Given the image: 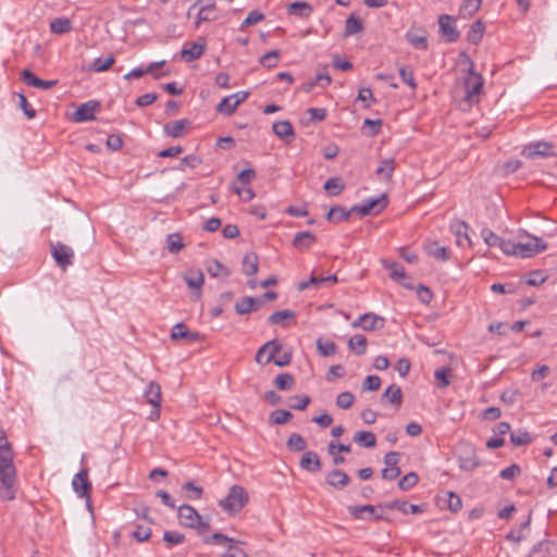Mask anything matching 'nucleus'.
<instances>
[{
  "label": "nucleus",
  "mask_w": 557,
  "mask_h": 557,
  "mask_svg": "<svg viewBox=\"0 0 557 557\" xmlns=\"http://www.w3.org/2000/svg\"><path fill=\"white\" fill-rule=\"evenodd\" d=\"M293 414L290 411L285 409H277L270 413L269 421L272 424H284L292 419Z\"/></svg>",
  "instance_id": "13d9d810"
},
{
  "label": "nucleus",
  "mask_w": 557,
  "mask_h": 557,
  "mask_svg": "<svg viewBox=\"0 0 557 557\" xmlns=\"http://www.w3.org/2000/svg\"><path fill=\"white\" fill-rule=\"evenodd\" d=\"M348 348L356 355L362 356L367 351V338L363 335L357 334L349 338Z\"/></svg>",
  "instance_id": "4c0bfd02"
},
{
  "label": "nucleus",
  "mask_w": 557,
  "mask_h": 557,
  "mask_svg": "<svg viewBox=\"0 0 557 557\" xmlns=\"http://www.w3.org/2000/svg\"><path fill=\"white\" fill-rule=\"evenodd\" d=\"M387 269L391 270V277L400 282V280H409V276L406 274L405 269L396 262H392L389 264H385Z\"/></svg>",
  "instance_id": "69168bd1"
},
{
  "label": "nucleus",
  "mask_w": 557,
  "mask_h": 557,
  "mask_svg": "<svg viewBox=\"0 0 557 557\" xmlns=\"http://www.w3.org/2000/svg\"><path fill=\"white\" fill-rule=\"evenodd\" d=\"M208 273L213 277H227L231 272L223 263L219 260H210L206 267Z\"/></svg>",
  "instance_id": "c9c22d12"
},
{
  "label": "nucleus",
  "mask_w": 557,
  "mask_h": 557,
  "mask_svg": "<svg viewBox=\"0 0 557 557\" xmlns=\"http://www.w3.org/2000/svg\"><path fill=\"white\" fill-rule=\"evenodd\" d=\"M299 467L310 473H317L321 470L322 463L319 455L315 451H306L300 461Z\"/></svg>",
  "instance_id": "a211bd4d"
},
{
  "label": "nucleus",
  "mask_w": 557,
  "mask_h": 557,
  "mask_svg": "<svg viewBox=\"0 0 557 557\" xmlns=\"http://www.w3.org/2000/svg\"><path fill=\"white\" fill-rule=\"evenodd\" d=\"M553 545L548 540L541 541L532 547L528 557H548Z\"/></svg>",
  "instance_id": "de8ad7c7"
},
{
  "label": "nucleus",
  "mask_w": 557,
  "mask_h": 557,
  "mask_svg": "<svg viewBox=\"0 0 557 557\" xmlns=\"http://www.w3.org/2000/svg\"><path fill=\"white\" fill-rule=\"evenodd\" d=\"M458 461L460 469L463 471H473L481 465L474 450H471L468 455H460Z\"/></svg>",
  "instance_id": "473e14b6"
},
{
  "label": "nucleus",
  "mask_w": 557,
  "mask_h": 557,
  "mask_svg": "<svg viewBox=\"0 0 557 557\" xmlns=\"http://www.w3.org/2000/svg\"><path fill=\"white\" fill-rule=\"evenodd\" d=\"M385 508L386 509H397L403 513L410 512L412 515H419V513L423 512L422 508L419 505H413V504L409 505L407 502L398 500V499L386 503Z\"/></svg>",
  "instance_id": "a878e982"
},
{
  "label": "nucleus",
  "mask_w": 557,
  "mask_h": 557,
  "mask_svg": "<svg viewBox=\"0 0 557 557\" xmlns=\"http://www.w3.org/2000/svg\"><path fill=\"white\" fill-rule=\"evenodd\" d=\"M337 276L335 274L329 276H311L308 281H304L299 283L298 289L304 290L309 287H319L322 283L335 284L337 282Z\"/></svg>",
  "instance_id": "c85d7f7f"
},
{
  "label": "nucleus",
  "mask_w": 557,
  "mask_h": 557,
  "mask_svg": "<svg viewBox=\"0 0 557 557\" xmlns=\"http://www.w3.org/2000/svg\"><path fill=\"white\" fill-rule=\"evenodd\" d=\"M510 442L513 446H524L532 442V436L527 430L519 429L510 433Z\"/></svg>",
  "instance_id": "09e8293b"
},
{
  "label": "nucleus",
  "mask_w": 557,
  "mask_h": 557,
  "mask_svg": "<svg viewBox=\"0 0 557 557\" xmlns=\"http://www.w3.org/2000/svg\"><path fill=\"white\" fill-rule=\"evenodd\" d=\"M282 350V344L278 339H272L263 344L257 351L255 360L258 364L265 366L274 362L276 354Z\"/></svg>",
  "instance_id": "6e6552de"
},
{
  "label": "nucleus",
  "mask_w": 557,
  "mask_h": 557,
  "mask_svg": "<svg viewBox=\"0 0 557 557\" xmlns=\"http://www.w3.org/2000/svg\"><path fill=\"white\" fill-rule=\"evenodd\" d=\"M387 197L385 194L377 198H370L363 200L361 205L352 206V211H356L360 216H366L370 213H380L387 206Z\"/></svg>",
  "instance_id": "0eeeda50"
},
{
  "label": "nucleus",
  "mask_w": 557,
  "mask_h": 557,
  "mask_svg": "<svg viewBox=\"0 0 557 557\" xmlns=\"http://www.w3.org/2000/svg\"><path fill=\"white\" fill-rule=\"evenodd\" d=\"M100 108V102L89 100L82 103L73 114V120L77 123L89 122L95 120V113Z\"/></svg>",
  "instance_id": "9b49d317"
},
{
  "label": "nucleus",
  "mask_w": 557,
  "mask_h": 557,
  "mask_svg": "<svg viewBox=\"0 0 557 557\" xmlns=\"http://www.w3.org/2000/svg\"><path fill=\"white\" fill-rule=\"evenodd\" d=\"M184 247L182 236L178 233L169 234L166 237V249L171 253L180 252Z\"/></svg>",
  "instance_id": "864d4df0"
},
{
  "label": "nucleus",
  "mask_w": 557,
  "mask_h": 557,
  "mask_svg": "<svg viewBox=\"0 0 557 557\" xmlns=\"http://www.w3.org/2000/svg\"><path fill=\"white\" fill-rule=\"evenodd\" d=\"M296 318V312L289 309L275 311L269 317V323L276 325L283 323L285 320H293Z\"/></svg>",
  "instance_id": "5fc2aeb1"
},
{
  "label": "nucleus",
  "mask_w": 557,
  "mask_h": 557,
  "mask_svg": "<svg viewBox=\"0 0 557 557\" xmlns=\"http://www.w3.org/2000/svg\"><path fill=\"white\" fill-rule=\"evenodd\" d=\"M189 125L190 122L187 119L173 121L164 125V133L172 138H178L183 136V134L185 133L186 128L189 127Z\"/></svg>",
  "instance_id": "5701e85b"
},
{
  "label": "nucleus",
  "mask_w": 557,
  "mask_h": 557,
  "mask_svg": "<svg viewBox=\"0 0 557 557\" xmlns=\"http://www.w3.org/2000/svg\"><path fill=\"white\" fill-rule=\"evenodd\" d=\"M274 384L280 391H288L294 386L295 379L289 373H281L275 377Z\"/></svg>",
  "instance_id": "6e6d98bb"
},
{
  "label": "nucleus",
  "mask_w": 557,
  "mask_h": 557,
  "mask_svg": "<svg viewBox=\"0 0 557 557\" xmlns=\"http://www.w3.org/2000/svg\"><path fill=\"white\" fill-rule=\"evenodd\" d=\"M163 541L166 543L168 547L180 545L185 541V536L182 533L175 531H165L163 534Z\"/></svg>",
  "instance_id": "338daca9"
},
{
  "label": "nucleus",
  "mask_w": 557,
  "mask_h": 557,
  "mask_svg": "<svg viewBox=\"0 0 557 557\" xmlns=\"http://www.w3.org/2000/svg\"><path fill=\"white\" fill-rule=\"evenodd\" d=\"M325 481L330 486L337 490H343L349 484L350 479L348 474L343 470L334 469L326 474Z\"/></svg>",
  "instance_id": "aec40b11"
},
{
  "label": "nucleus",
  "mask_w": 557,
  "mask_h": 557,
  "mask_svg": "<svg viewBox=\"0 0 557 557\" xmlns=\"http://www.w3.org/2000/svg\"><path fill=\"white\" fill-rule=\"evenodd\" d=\"M485 24L481 20H476L467 34V40L472 45H478L484 35Z\"/></svg>",
  "instance_id": "c756f323"
},
{
  "label": "nucleus",
  "mask_w": 557,
  "mask_h": 557,
  "mask_svg": "<svg viewBox=\"0 0 557 557\" xmlns=\"http://www.w3.org/2000/svg\"><path fill=\"white\" fill-rule=\"evenodd\" d=\"M205 543L206 544L228 543L230 545H228L227 552L224 554V557H247V554L243 548L235 546L240 543L239 541L228 537L227 535L222 534L220 532L212 534L211 537H205Z\"/></svg>",
  "instance_id": "423d86ee"
},
{
  "label": "nucleus",
  "mask_w": 557,
  "mask_h": 557,
  "mask_svg": "<svg viewBox=\"0 0 557 557\" xmlns=\"http://www.w3.org/2000/svg\"><path fill=\"white\" fill-rule=\"evenodd\" d=\"M249 502V495L240 485H232L227 495L219 500V506L230 516L237 515Z\"/></svg>",
  "instance_id": "f03ea898"
},
{
  "label": "nucleus",
  "mask_w": 557,
  "mask_h": 557,
  "mask_svg": "<svg viewBox=\"0 0 557 557\" xmlns=\"http://www.w3.org/2000/svg\"><path fill=\"white\" fill-rule=\"evenodd\" d=\"M363 30L362 21L355 14L351 13L345 23L344 36L349 37Z\"/></svg>",
  "instance_id": "72a5a7b5"
},
{
  "label": "nucleus",
  "mask_w": 557,
  "mask_h": 557,
  "mask_svg": "<svg viewBox=\"0 0 557 557\" xmlns=\"http://www.w3.org/2000/svg\"><path fill=\"white\" fill-rule=\"evenodd\" d=\"M51 255L57 263L58 267H60L62 270H66L70 265L73 264L74 259V250L61 243H51Z\"/></svg>",
  "instance_id": "39448f33"
},
{
  "label": "nucleus",
  "mask_w": 557,
  "mask_h": 557,
  "mask_svg": "<svg viewBox=\"0 0 557 557\" xmlns=\"http://www.w3.org/2000/svg\"><path fill=\"white\" fill-rule=\"evenodd\" d=\"M21 79L25 85L38 89H50L58 84V81H45L39 78L30 70H23Z\"/></svg>",
  "instance_id": "dca6fc26"
},
{
  "label": "nucleus",
  "mask_w": 557,
  "mask_h": 557,
  "mask_svg": "<svg viewBox=\"0 0 557 557\" xmlns=\"http://www.w3.org/2000/svg\"><path fill=\"white\" fill-rule=\"evenodd\" d=\"M449 372H450L449 368H441L434 372L435 384L437 387L445 388L449 385V383H450L449 379H448Z\"/></svg>",
  "instance_id": "0e129e2a"
},
{
  "label": "nucleus",
  "mask_w": 557,
  "mask_h": 557,
  "mask_svg": "<svg viewBox=\"0 0 557 557\" xmlns=\"http://www.w3.org/2000/svg\"><path fill=\"white\" fill-rule=\"evenodd\" d=\"M418 481H419L418 474L416 472L411 471V472L407 473L406 475H404L398 481V487H399V490L406 492V491L411 490L413 486H416Z\"/></svg>",
  "instance_id": "bf43d9fd"
},
{
  "label": "nucleus",
  "mask_w": 557,
  "mask_h": 557,
  "mask_svg": "<svg viewBox=\"0 0 557 557\" xmlns=\"http://www.w3.org/2000/svg\"><path fill=\"white\" fill-rule=\"evenodd\" d=\"M243 272L248 275H255L259 269V259L255 252L246 253L243 258Z\"/></svg>",
  "instance_id": "7c9ffc66"
},
{
  "label": "nucleus",
  "mask_w": 557,
  "mask_h": 557,
  "mask_svg": "<svg viewBox=\"0 0 557 557\" xmlns=\"http://www.w3.org/2000/svg\"><path fill=\"white\" fill-rule=\"evenodd\" d=\"M72 29V22L67 17H57L50 23V30L53 34H65Z\"/></svg>",
  "instance_id": "37998d69"
},
{
  "label": "nucleus",
  "mask_w": 557,
  "mask_h": 557,
  "mask_svg": "<svg viewBox=\"0 0 557 557\" xmlns=\"http://www.w3.org/2000/svg\"><path fill=\"white\" fill-rule=\"evenodd\" d=\"M406 39L414 49L426 50L429 48L428 37L424 32L422 34L407 32Z\"/></svg>",
  "instance_id": "e433bc0d"
},
{
  "label": "nucleus",
  "mask_w": 557,
  "mask_h": 557,
  "mask_svg": "<svg viewBox=\"0 0 557 557\" xmlns=\"http://www.w3.org/2000/svg\"><path fill=\"white\" fill-rule=\"evenodd\" d=\"M483 89V77L473 71V63L470 62L468 76L465 81V100L476 103Z\"/></svg>",
  "instance_id": "20e7f679"
},
{
  "label": "nucleus",
  "mask_w": 557,
  "mask_h": 557,
  "mask_svg": "<svg viewBox=\"0 0 557 557\" xmlns=\"http://www.w3.org/2000/svg\"><path fill=\"white\" fill-rule=\"evenodd\" d=\"M280 55H281L280 50H277V49L271 50L260 58L259 63L262 66L268 67V69L275 67L277 65Z\"/></svg>",
  "instance_id": "4d7b16f0"
},
{
  "label": "nucleus",
  "mask_w": 557,
  "mask_h": 557,
  "mask_svg": "<svg viewBox=\"0 0 557 557\" xmlns=\"http://www.w3.org/2000/svg\"><path fill=\"white\" fill-rule=\"evenodd\" d=\"M273 133L282 140L290 143L295 138V131L287 120L275 122L272 125Z\"/></svg>",
  "instance_id": "6ab92c4d"
},
{
  "label": "nucleus",
  "mask_w": 557,
  "mask_h": 557,
  "mask_svg": "<svg viewBox=\"0 0 557 557\" xmlns=\"http://www.w3.org/2000/svg\"><path fill=\"white\" fill-rule=\"evenodd\" d=\"M203 2H205V0H198L195 4H193L189 8V10H191L196 5H200L198 14H197V20L195 23L196 27H199V25L202 22H211L216 18V16L213 14V12L215 10V3L213 1H208L206 4H203ZM189 13H190V11H188V14Z\"/></svg>",
  "instance_id": "ddd939ff"
},
{
  "label": "nucleus",
  "mask_w": 557,
  "mask_h": 557,
  "mask_svg": "<svg viewBox=\"0 0 557 557\" xmlns=\"http://www.w3.org/2000/svg\"><path fill=\"white\" fill-rule=\"evenodd\" d=\"M216 111L219 113H222L224 115H232L237 107L236 104L234 103V101H232L231 97L227 96V97H224L216 106Z\"/></svg>",
  "instance_id": "052dcab7"
},
{
  "label": "nucleus",
  "mask_w": 557,
  "mask_h": 557,
  "mask_svg": "<svg viewBox=\"0 0 557 557\" xmlns=\"http://www.w3.org/2000/svg\"><path fill=\"white\" fill-rule=\"evenodd\" d=\"M177 511L180 522L183 527L191 529L199 523L201 516L193 506L182 505L177 508Z\"/></svg>",
  "instance_id": "4468645a"
},
{
  "label": "nucleus",
  "mask_w": 557,
  "mask_h": 557,
  "mask_svg": "<svg viewBox=\"0 0 557 557\" xmlns=\"http://www.w3.org/2000/svg\"><path fill=\"white\" fill-rule=\"evenodd\" d=\"M182 490L187 493V498L193 499V500L200 499L202 496V493H203V490L201 486H197L190 481L185 482L182 485Z\"/></svg>",
  "instance_id": "680f3d73"
},
{
  "label": "nucleus",
  "mask_w": 557,
  "mask_h": 557,
  "mask_svg": "<svg viewBox=\"0 0 557 557\" xmlns=\"http://www.w3.org/2000/svg\"><path fill=\"white\" fill-rule=\"evenodd\" d=\"M184 280L189 288L197 290L196 298L198 299L205 281L203 274L200 271H189L185 274Z\"/></svg>",
  "instance_id": "bb28decb"
},
{
  "label": "nucleus",
  "mask_w": 557,
  "mask_h": 557,
  "mask_svg": "<svg viewBox=\"0 0 557 557\" xmlns=\"http://www.w3.org/2000/svg\"><path fill=\"white\" fill-rule=\"evenodd\" d=\"M355 401V396L350 392H343L336 397V405L342 409H349Z\"/></svg>",
  "instance_id": "774afa93"
},
{
  "label": "nucleus",
  "mask_w": 557,
  "mask_h": 557,
  "mask_svg": "<svg viewBox=\"0 0 557 557\" xmlns=\"http://www.w3.org/2000/svg\"><path fill=\"white\" fill-rule=\"evenodd\" d=\"M257 304V299L251 296H245L240 300H238L235 305V311L238 314H248L255 311V305Z\"/></svg>",
  "instance_id": "79ce46f5"
},
{
  "label": "nucleus",
  "mask_w": 557,
  "mask_h": 557,
  "mask_svg": "<svg viewBox=\"0 0 557 557\" xmlns=\"http://www.w3.org/2000/svg\"><path fill=\"white\" fill-rule=\"evenodd\" d=\"M203 52L205 45L195 42L190 48L182 50V58H184L187 62H191L199 59Z\"/></svg>",
  "instance_id": "49530a36"
},
{
  "label": "nucleus",
  "mask_w": 557,
  "mask_h": 557,
  "mask_svg": "<svg viewBox=\"0 0 557 557\" xmlns=\"http://www.w3.org/2000/svg\"><path fill=\"white\" fill-rule=\"evenodd\" d=\"M317 349L322 357H330L336 354L337 346L332 341H323L322 337L317 339Z\"/></svg>",
  "instance_id": "8fccbe9b"
},
{
  "label": "nucleus",
  "mask_w": 557,
  "mask_h": 557,
  "mask_svg": "<svg viewBox=\"0 0 557 557\" xmlns=\"http://www.w3.org/2000/svg\"><path fill=\"white\" fill-rule=\"evenodd\" d=\"M317 242V237L309 231L298 232L293 239V246L297 250L305 251L309 250L311 246Z\"/></svg>",
  "instance_id": "4be33fe9"
},
{
  "label": "nucleus",
  "mask_w": 557,
  "mask_h": 557,
  "mask_svg": "<svg viewBox=\"0 0 557 557\" xmlns=\"http://www.w3.org/2000/svg\"><path fill=\"white\" fill-rule=\"evenodd\" d=\"M310 401L311 399L307 395H294L289 397V407L295 410H305Z\"/></svg>",
  "instance_id": "e2e57ef3"
},
{
  "label": "nucleus",
  "mask_w": 557,
  "mask_h": 557,
  "mask_svg": "<svg viewBox=\"0 0 557 557\" xmlns=\"http://www.w3.org/2000/svg\"><path fill=\"white\" fill-rule=\"evenodd\" d=\"M145 397L147 401L156 408V414L159 417V408L161 404V386L154 382L151 381L146 391H145Z\"/></svg>",
  "instance_id": "412c9836"
},
{
  "label": "nucleus",
  "mask_w": 557,
  "mask_h": 557,
  "mask_svg": "<svg viewBox=\"0 0 557 557\" xmlns=\"http://www.w3.org/2000/svg\"><path fill=\"white\" fill-rule=\"evenodd\" d=\"M115 62L113 54H109L107 58H96L92 63L88 66L91 72H104L109 70Z\"/></svg>",
  "instance_id": "a19ab883"
},
{
  "label": "nucleus",
  "mask_w": 557,
  "mask_h": 557,
  "mask_svg": "<svg viewBox=\"0 0 557 557\" xmlns=\"http://www.w3.org/2000/svg\"><path fill=\"white\" fill-rule=\"evenodd\" d=\"M426 253L440 261H447L450 259V250L448 247L440 246L438 243L433 242L424 247Z\"/></svg>",
  "instance_id": "b1692460"
},
{
  "label": "nucleus",
  "mask_w": 557,
  "mask_h": 557,
  "mask_svg": "<svg viewBox=\"0 0 557 557\" xmlns=\"http://www.w3.org/2000/svg\"><path fill=\"white\" fill-rule=\"evenodd\" d=\"M290 451H304L307 448V442L299 433H292L286 442Z\"/></svg>",
  "instance_id": "a18cd8bd"
},
{
  "label": "nucleus",
  "mask_w": 557,
  "mask_h": 557,
  "mask_svg": "<svg viewBox=\"0 0 557 557\" xmlns=\"http://www.w3.org/2000/svg\"><path fill=\"white\" fill-rule=\"evenodd\" d=\"M171 338L173 341L186 339L188 343L198 342L202 339V335L198 332H191L184 323H176L171 331Z\"/></svg>",
  "instance_id": "f3484780"
},
{
  "label": "nucleus",
  "mask_w": 557,
  "mask_h": 557,
  "mask_svg": "<svg viewBox=\"0 0 557 557\" xmlns=\"http://www.w3.org/2000/svg\"><path fill=\"white\" fill-rule=\"evenodd\" d=\"M16 480L15 466L11 463L9 456H0V497L12 500L15 498L13 486Z\"/></svg>",
  "instance_id": "f257e3e1"
},
{
  "label": "nucleus",
  "mask_w": 557,
  "mask_h": 557,
  "mask_svg": "<svg viewBox=\"0 0 557 557\" xmlns=\"http://www.w3.org/2000/svg\"><path fill=\"white\" fill-rule=\"evenodd\" d=\"M440 34L447 42H455L459 39L460 33L456 26V20L454 16L448 14H442L438 16Z\"/></svg>",
  "instance_id": "1a4fd4ad"
},
{
  "label": "nucleus",
  "mask_w": 557,
  "mask_h": 557,
  "mask_svg": "<svg viewBox=\"0 0 557 557\" xmlns=\"http://www.w3.org/2000/svg\"><path fill=\"white\" fill-rule=\"evenodd\" d=\"M354 442L358 443L362 447L372 448L376 444V437L374 433L370 431H359L355 433Z\"/></svg>",
  "instance_id": "ea45409f"
},
{
  "label": "nucleus",
  "mask_w": 557,
  "mask_h": 557,
  "mask_svg": "<svg viewBox=\"0 0 557 557\" xmlns=\"http://www.w3.org/2000/svg\"><path fill=\"white\" fill-rule=\"evenodd\" d=\"M527 158L534 159L536 157L554 156L553 144L547 141H536L525 147L524 152Z\"/></svg>",
  "instance_id": "2eb2a0df"
},
{
  "label": "nucleus",
  "mask_w": 557,
  "mask_h": 557,
  "mask_svg": "<svg viewBox=\"0 0 557 557\" xmlns=\"http://www.w3.org/2000/svg\"><path fill=\"white\" fill-rule=\"evenodd\" d=\"M401 398V388L396 384L389 385L382 395V399H387L388 403L396 404L397 406H400Z\"/></svg>",
  "instance_id": "c03bdc74"
},
{
  "label": "nucleus",
  "mask_w": 557,
  "mask_h": 557,
  "mask_svg": "<svg viewBox=\"0 0 557 557\" xmlns=\"http://www.w3.org/2000/svg\"><path fill=\"white\" fill-rule=\"evenodd\" d=\"M73 490L79 497H89L91 483L88 480V470L82 469L72 480Z\"/></svg>",
  "instance_id": "f8f14e48"
},
{
  "label": "nucleus",
  "mask_w": 557,
  "mask_h": 557,
  "mask_svg": "<svg viewBox=\"0 0 557 557\" xmlns=\"http://www.w3.org/2000/svg\"><path fill=\"white\" fill-rule=\"evenodd\" d=\"M288 14L297 15L302 18H307L310 16L312 12V8L308 2L305 1H296L288 5L287 8Z\"/></svg>",
  "instance_id": "f704fd0d"
},
{
  "label": "nucleus",
  "mask_w": 557,
  "mask_h": 557,
  "mask_svg": "<svg viewBox=\"0 0 557 557\" xmlns=\"http://www.w3.org/2000/svg\"><path fill=\"white\" fill-rule=\"evenodd\" d=\"M364 319L363 330L367 332L381 330L385 325V319L373 312L364 313Z\"/></svg>",
  "instance_id": "2f4dec72"
},
{
  "label": "nucleus",
  "mask_w": 557,
  "mask_h": 557,
  "mask_svg": "<svg viewBox=\"0 0 557 557\" xmlns=\"http://www.w3.org/2000/svg\"><path fill=\"white\" fill-rule=\"evenodd\" d=\"M395 159L386 158L380 161L375 174L380 180L391 181L395 171Z\"/></svg>",
  "instance_id": "393cba45"
},
{
  "label": "nucleus",
  "mask_w": 557,
  "mask_h": 557,
  "mask_svg": "<svg viewBox=\"0 0 557 557\" xmlns=\"http://www.w3.org/2000/svg\"><path fill=\"white\" fill-rule=\"evenodd\" d=\"M352 212V207L349 210H346L342 206H334L327 212L326 220L332 223H339L348 220Z\"/></svg>",
  "instance_id": "cd10ccee"
},
{
  "label": "nucleus",
  "mask_w": 557,
  "mask_h": 557,
  "mask_svg": "<svg viewBox=\"0 0 557 557\" xmlns=\"http://www.w3.org/2000/svg\"><path fill=\"white\" fill-rule=\"evenodd\" d=\"M482 5V0H465L459 8V15L463 18L471 17Z\"/></svg>",
  "instance_id": "58836bf2"
},
{
  "label": "nucleus",
  "mask_w": 557,
  "mask_h": 557,
  "mask_svg": "<svg viewBox=\"0 0 557 557\" xmlns=\"http://www.w3.org/2000/svg\"><path fill=\"white\" fill-rule=\"evenodd\" d=\"M323 188L331 195V196H338L345 188V185L341 177H331L325 183Z\"/></svg>",
  "instance_id": "3c124183"
},
{
  "label": "nucleus",
  "mask_w": 557,
  "mask_h": 557,
  "mask_svg": "<svg viewBox=\"0 0 557 557\" xmlns=\"http://www.w3.org/2000/svg\"><path fill=\"white\" fill-rule=\"evenodd\" d=\"M529 240L518 242V256L521 258H531L546 249V244L539 237L528 236Z\"/></svg>",
  "instance_id": "9d476101"
},
{
  "label": "nucleus",
  "mask_w": 557,
  "mask_h": 557,
  "mask_svg": "<svg viewBox=\"0 0 557 557\" xmlns=\"http://www.w3.org/2000/svg\"><path fill=\"white\" fill-rule=\"evenodd\" d=\"M384 509L385 504L351 505L347 507L349 515L355 520H361L366 522L384 520L389 522L391 519L384 515Z\"/></svg>",
  "instance_id": "7ed1b4c3"
},
{
  "label": "nucleus",
  "mask_w": 557,
  "mask_h": 557,
  "mask_svg": "<svg viewBox=\"0 0 557 557\" xmlns=\"http://www.w3.org/2000/svg\"><path fill=\"white\" fill-rule=\"evenodd\" d=\"M468 225L465 222H460L455 228L456 243L458 246H471L470 237L467 233Z\"/></svg>",
  "instance_id": "603ef678"
}]
</instances>
